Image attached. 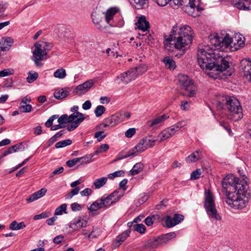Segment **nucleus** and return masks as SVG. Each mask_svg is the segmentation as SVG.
<instances>
[{
    "mask_svg": "<svg viewBox=\"0 0 251 251\" xmlns=\"http://www.w3.org/2000/svg\"><path fill=\"white\" fill-rule=\"evenodd\" d=\"M209 39L210 45H200L198 47L197 60L200 67L207 75L214 78L220 73L230 76L229 63L222 57L221 51L237 50L244 46V41L240 36L232 37L228 34L221 38L214 33L209 35Z\"/></svg>",
    "mask_w": 251,
    "mask_h": 251,
    "instance_id": "f257e3e1",
    "label": "nucleus"
},
{
    "mask_svg": "<svg viewBox=\"0 0 251 251\" xmlns=\"http://www.w3.org/2000/svg\"><path fill=\"white\" fill-rule=\"evenodd\" d=\"M192 28L187 25L176 24L173 26L169 36L164 41L165 49L168 51H173L174 48L182 50L179 57L184 53L183 48L190 46L194 37Z\"/></svg>",
    "mask_w": 251,
    "mask_h": 251,
    "instance_id": "f03ea898",
    "label": "nucleus"
},
{
    "mask_svg": "<svg viewBox=\"0 0 251 251\" xmlns=\"http://www.w3.org/2000/svg\"><path fill=\"white\" fill-rule=\"evenodd\" d=\"M247 178L243 176V180H240L234 176L228 175L223 179L222 186L226 196L227 204L235 201H241L239 204L244 203L243 198L248 188Z\"/></svg>",
    "mask_w": 251,
    "mask_h": 251,
    "instance_id": "7ed1b4c3",
    "label": "nucleus"
},
{
    "mask_svg": "<svg viewBox=\"0 0 251 251\" xmlns=\"http://www.w3.org/2000/svg\"><path fill=\"white\" fill-rule=\"evenodd\" d=\"M226 106L231 113L230 119L237 121L243 117L242 108L238 100L234 97H226Z\"/></svg>",
    "mask_w": 251,
    "mask_h": 251,
    "instance_id": "20e7f679",
    "label": "nucleus"
},
{
    "mask_svg": "<svg viewBox=\"0 0 251 251\" xmlns=\"http://www.w3.org/2000/svg\"><path fill=\"white\" fill-rule=\"evenodd\" d=\"M178 85L180 89L188 92V94H185V95H187L190 97L195 96L197 91V88L190 77L187 75L181 74L178 76Z\"/></svg>",
    "mask_w": 251,
    "mask_h": 251,
    "instance_id": "39448f33",
    "label": "nucleus"
},
{
    "mask_svg": "<svg viewBox=\"0 0 251 251\" xmlns=\"http://www.w3.org/2000/svg\"><path fill=\"white\" fill-rule=\"evenodd\" d=\"M85 119L84 115L80 112H74L70 115V125H68L67 129L71 131L77 128Z\"/></svg>",
    "mask_w": 251,
    "mask_h": 251,
    "instance_id": "423d86ee",
    "label": "nucleus"
},
{
    "mask_svg": "<svg viewBox=\"0 0 251 251\" xmlns=\"http://www.w3.org/2000/svg\"><path fill=\"white\" fill-rule=\"evenodd\" d=\"M34 47L35 50L33 52L32 59L34 61L35 65L37 66H39L41 65L39 61L46 57L47 53L41 48L42 46L40 45L39 43L36 42L34 44Z\"/></svg>",
    "mask_w": 251,
    "mask_h": 251,
    "instance_id": "0eeeda50",
    "label": "nucleus"
},
{
    "mask_svg": "<svg viewBox=\"0 0 251 251\" xmlns=\"http://www.w3.org/2000/svg\"><path fill=\"white\" fill-rule=\"evenodd\" d=\"M184 218L183 215L178 213H175L173 217L167 215L165 218L166 226L167 227H173L183 221Z\"/></svg>",
    "mask_w": 251,
    "mask_h": 251,
    "instance_id": "6e6552de",
    "label": "nucleus"
},
{
    "mask_svg": "<svg viewBox=\"0 0 251 251\" xmlns=\"http://www.w3.org/2000/svg\"><path fill=\"white\" fill-rule=\"evenodd\" d=\"M244 78L249 82L251 81V61L247 58L241 62Z\"/></svg>",
    "mask_w": 251,
    "mask_h": 251,
    "instance_id": "1a4fd4ad",
    "label": "nucleus"
},
{
    "mask_svg": "<svg viewBox=\"0 0 251 251\" xmlns=\"http://www.w3.org/2000/svg\"><path fill=\"white\" fill-rule=\"evenodd\" d=\"M232 4L234 7L242 10H251V0H232Z\"/></svg>",
    "mask_w": 251,
    "mask_h": 251,
    "instance_id": "9d476101",
    "label": "nucleus"
},
{
    "mask_svg": "<svg viewBox=\"0 0 251 251\" xmlns=\"http://www.w3.org/2000/svg\"><path fill=\"white\" fill-rule=\"evenodd\" d=\"M205 209L208 216L216 220H221V216L219 215L215 205H204Z\"/></svg>",
    "mask_w": 251,
    "mask_h": 251,
    "instance_id": "9b49d317",
    "label": "nucleus"
},
{
    "mask_svg": "<svg viewBox=\"0 0 251 251\" xmlns=\"http://www.w3.org/2000/svg\"><path fill=\"white\" fill-rule=\"evenodd\" d=\"M87 222L86 220L81 219L80 217H77L73 219L70 223V227L75 230H78L82 227H85Z\"/></svg>",
    "mask_w": 251,
    "mask_h": 251,
    "instance_id": "f8f14e48",
    "label": "nucleus"
},
{
    "mask_svg": "<svg viewBox=\"0 0 251 251\" xmlns=\"http://www.w3.org/2000/svg\"><path fill=\"white\" fill-rule=\"evenodd\" d=\"M118 9L117 8H110L107 10L105 13V18L106 22L107 24H109L111 26H115L116 25L112 22L114 16L118 12Z\"/></svg>",
    "mask_w": 251,
    "mask_h": 251,
    "instance_id": "ddd939ff",
    "label": "nucleus"
},
{
    "mask_svg": "<svg viewBox=\"0 0 251 251\" xmlns=\"http://www.w3.org/2000/svg\"><path fill=\"white\" fill-rule=\"evenodd\" d=\"M94 84V81L92 79H89L82 84L78 85L75 88L74 92H77L78 91H82L84 93L89 91Z\"/></svg>",
    "mask_w": 251,
    "mask_h": 251,
    "instance_id": "4468645a",
    "label": "nucleus"
},
{
    "mask_svg": "<svg viewBox=\"0 0 251 251\" xmlns=\"http://www.w3.org/2000/svg\"><path fill=\"white\" fill-rule=\"evenodd\" d=\"M180 5L189 6L191 8L196 9L198 12L203 9L199 6V2H197L196 0H181Z\"/></svg>",
    "mask_w": 251,
    "mask_h": 251,
    "instance_id": "2eb2a0df",
    "label": "nucleus"
},
{
    "mask_svg": "<svg viewBox=\"0 0 251 251\" xmlns=\"http://www.w3.org/2000/svg\"><path fill=\"white\" fill-rule=\"evenodd\" d=\"M14 43V40L9 37L2 38L0 41V50L1 51H7Z\"/></svg>",
    "mask_w": 251,
    "mask_h": 251,
    "instance_id": "dca6fc26",
    "label": "nucleus"
},
{
    "mask_svg": "<svg viewBox=\"0 0 251 251\" xmlns=\"http://www.w3.org/2000/svg\"><path fill=\"white\" fill-rule=\"evenodd\" d=\"M58 115H53L51 116L45 124V126L47 127H50L51 130H56L59 129L60 128H63L65 127L64 125H61L60 124L52 126L53 122L54 120L56 119L58 117Z\"/></svg>",
    "mask_w": 251,
    "mask_h": 251,
    "instance_id": "f3484780",
    "label": "nucleus"
},
{
    "mask_svg": "<svg viewBox=\"0 0 251 251\" xmlns=\"http://www.w3.org/2000/svg\"><path fill=\"white\" fill-rule=\"evenodd\" d=\"M169 116L168 114H164L163 115L158 116L153 119V120L149 121V126L151 127H154L157 126H160L166 120L169 119Z\"/></svg>",
    "mask_w": 251,
    "mask_h": 251,
    "instance_id": "a211bd4d",
    "label": "nucleus"
},
{
    "mask_svg": "<svg viewBox=\"0 0 251 251\" xmlns=\"http://www.w3.org/2000/svg\"><path fill=\"white\" fill-rule=\"evenodd\" d=\"M47 189L43 188L36 192L31 195L29 198L26 199L27 202H31L42 197L47 192Z\"/></svg>",
    "mask_w": 251,
    "mask_h": 251,
    "instance_id": "6ab92c4d",
    "label": "nucleus"
},
{
    "mask_svg": "<svg viewBox=\"0 0 251 251\" xmlns=\"http://www.w3.org/2000/svg\"><path fill=\"white\" fill-rule=\"evenodd\" d=\"M202 157L201 151L200 150L196 151L190 154L185 159L186 162L190 163L192 162H196L200 160Z\"/></svg>",
    "mask_w": 251,
    "mask_h": 251,
    "instance_id": "aec40b11",
    "label": "nucleus"
},
{
    "mask_svg": "<svg viewBox=\"0 0 251 251\" xmlns=\"http://www.w3.org/2000/svg\"><path fill=\"white\" fill-rule=\"evenodd\" d=\"M69 94V88H58L54 92V97L58 100L66 98Z\"/></svg>",
    "mask_w": 251,
    "mask_h": 251,
    "instance_id": "412c9836",
    "label": "nucleus"
},
{
    "mask_svg": "<svg viewBox=\"0 0 251 251\" xmlns=\"http://www.w3.org/2000/svg\"><path fill=\"white\" fill-rule=\"evenodd\" d=\"M132 80H133V77L129 76L126 72L120 74L115 79V82L119 84L121 82L124 84H128Z\"/></svg>",
    "mask_w": 251,
    "mask_h": 251,
    "instance_id": "4be33fe9",
    "label": "nucleus"
},
{
    "mask_svg": "<svg viewBox=\"0 0 251 251\" xmlns=\"http://www.w3.org/2000/svg\"><path fill=\"white\" fill-rule=\"evenodd\" d=\"M137 27L142 31H147L149 28V23L146 20L145 17L142 16L139 18L136 23Z\"/></svg>",
    "mask_w": 251,
    "mask_h": 251,
    "instance_id": "5701e85b",
    "label": "nucleus"
},
{
    "mask_svg": "<svg viewBox=\"0 0 251 251\" xmlns=\"http://www.w3.org/2000/svg\"><path fill=\"white\" fill-rule=\"evenodd\" d=\"M146 145V144L143 138L140 141L139 143L137 145L130 150L134 152L135 156H136L139 153L142 152L147 149Z\"/></svg>",
    "mask_w": 251,
    "mask_h": 251,
    "instance_id": "b1692460",
    "label": "nucleus"
},
{
    "mask_svg": "<svg viewBox=\"0 0 251 251\" xmlns=\"http://www.w3.org/2000/svg\"><path fill=\"white\" fill-rule=\"evenodd\" d=\"M92 204H114L109 195H104L101 198L93 202Z\"/></svg>",
    "mask_w": 251,
    "mask_h": 251,
    "instance_id": "393cba45",
    "label": "nucleus"
},
{
    "mask_svg": "<svg viewBox=\"0 0 251 251\" xmlns=\"http://www.w3.org/2000/svg\"><path fill=\"white\" fill-rule=\"evenodd\" d=\"M124 192H122L120 189L115 190L110 194L114 203H116L123 197Z\"/></svg>",
    "mask_w": 251,
    "mask_h": 251,
    "instance_id": "a878e982",
    "label": "nucleus"
},
{
    "mask_svg": "<svg viewBox=\"0 0 251 251\" xmlns=\"http://www.w3.org/2000/svg\"><path fill=\"white\" fill-rule=\"evenodd\" d=\"M130 232L129 230H126L119 235L116 238L115 246L119 247L129 236Z\"/></svg>",
    "mask_w": 251,
    "mask_h": 251,
    "instance_id": "bb28decb",
    "label": "nucleus"
},
{
    "mask_svg": "<svg viewBox=\"0 0 251 251\" xmlns=\"http://www.w3.org/2000/svg\"><path fill=\"white\" fill-rule=\"evenodd\" d=\"M204 200V204H214V196L209 190H205Z\"/></svg>",
    "mask_w": 251,
    "mask_h": 251,
    "instance_id": "cd10ccee",
    "label": "nucleus"
},
{
    "mask_svg": "<svg viewBox=\"0 0 251 251\" xmlns=\"http://www.w3.org/2000/svg\"><path fill=\"white\" fill-rule=\"evenodd\" d=\"M108 118L109 123L111 124V126H114L123 121L121 114L120 113H116Z\"/></svg>",
    "mask_w": 251,
    "mask_h": 251,
    "instance_id": "c85d7f7f",
    "label": "nucleus"
},
{
    "mask_svg": "<svg viewBox=\"0 0 251 251\" xmlns=\"http://www.w3.org/2000/svg\"><path fill=\"white\" fill-rule=\"evenodd\" d=\"M171 137L170 133L168 132L167 128L163 130L159 133L156 137L157 142L160 143Z\"/></svg>",
    "mask_w": 251,
    "mask_h": 251,
    "instance_id": "c756f323",
    "label": "nucleus"
},
{
    "mask_svg": "<svg viewBox=\"0 0 251 251\" xmlns=\"http://www.w3.org/2000/svg\"><path fill=\"white\" fill-rule=\"evenodd\" d=\"M163 62L165 64L166 67L170 70H174L176 67L175 62L169 56L164 57L163 59Z\"/></svg>",
    "mask_w": 251,
    "mask_h": 251,
    "instance_id": "7c9ffc66",
    "label": "nucleus"
},
{
    "mask_svg": "<svg viewBox=\"0 0 251 251\" xmlns=\"http://www.w3.org/2000/svg\"><path fill=\"white\" fill-rule=\"evenodd\" d=\"M108 179L107 177H102L96 179L93 184L95 189H99L106 184Z\"/></svg>",
    "mask_w": 251,
    "mask_h": 251,
    "instance_id": "2f4dec72",
    "label": "nucleus"
},
{
    "mask_svg": "<svg viewBox=\"0 0 251 251\" xmlns=\"http://www.w3.org/2000/svg\"><path fill=\"white\" fill-rule=\"evenodd\" d=\"M144 165L141 162L135 164L132 169L130 170V173L132 176L138 174L143 169Z\"/></svg>",
    "mask_w": 251,
    "mask_h": 251,
    "instance_id": "473e14b6",
    "label": "nucleus"
},
{
    "mask_svg": "<svg viewBox=\"0 0 251 251\" xmlns=\"http://www.w3.org/2000/svg\"><path fill=\"white\" fill-rule=\"evenodd\" d=\"M25 227V225L24 222L18 223L16 221H14L10 224L9 228L13 230H17L23 229Z\"/></svg>",
    "mask_w": 251,
    "mask_h": 251,
    "instance_id": "72a5a7b5",
    "label": "nucleus"
},
{
    "mask_svg": "<svg viewBox=\"0 0 251 251\" xmlns=\"http://www.w3.org/2000/svg\"><path fill=\"white\" fill-rule=\"evenodd\" d=\"M32 106L30 104H27L26 101L23 99L20 103L19 111L21 112H29L31 111Z\"/></svg>",
    "mask_w": 251,
    "mask_h": 251,
    "instance_id": "f704fd0d",
    "label": "nucleus"
},
{
    "mask_svg": "<svg viewBox=\"0 0 251 251\" xmlns=\"http://www.w3.org/2000/svg\"><path fill=\"white\" fill-rule=\"evenodd\" d=\"M176 236V234L175 232H171L165 234L162 239L158 238L156 241L157 244H162L165 242H167L169 240L175 238Z\"/></svg>",
    "mask_w": 251,
    "mask_h": 251,
    "instance_id": "c9c22d12",
    "label": "nucleus"
},
{
    "mask_svg": "<svg viewBox=\"0 0 251 251\" xmlns=\"http://www.w3.org/2000/svg\"><path fill=\"white\" fill-rule=\"evenodd\" d=\"M143 139L145 141V144H146V147L147 149L148 148H152L154 144L156 142H157V139H153L152 136H149L143 138Z\"/></svg>",
    "mask_w": 251,
    "mask_h": 251,
    "instance_id": "e433bc0d",
    "label": "nucleus"
},
{
    "mask_svg": "<svg viewBox=\"0 0 251 251\" xmlns=\"http://www.w3.org/2000/svg\"><path fill=\"white\" fill-rule=\"evenodd\" d=\"M137 9L144 8L148 5V0H131Z\"/></svg>",
    "mask_w": 251,
    "mask_h": 251,
    "instance_id": "4c0bfd02",
    "label": "nucleus"
},
{
    "mask_svg": "<svg viewBox=\"0 0 251 251\" xmlns=\"http://www.w3.org/2000/svg\"><path fill=\"white\" fill-rule=\"evenodd\" d=\"M94 154H89L85 156L78 157L79 163L81 165H86L90 163L92 161V158L93 157Z\"/></svg>",
    "mask_w": 251,
    "mask_h": 251,
    "instance_id": "58836bf2",
    "label": "nucleus"
},
{
    "mask_svg": "<svg viewBox=\"0 0 251 251\" xmlns=\"http://www.w3.org/2000/svg\"><path fill=\"white\" fill-rule=\"evenodd\" d=\"M53 75L56 78L63 79L66 75V71L63 68L58 69L54 72Z\"/></svg>",
    "mask_w": 251,
    "mask_h": 251,
    "instance_id": "ea45409f",
    "label": "nucleus"
},
{
    "mask_svg": "<svg viewBox=\"0 0 251 251\" xmlns=\"http://www.w3.org/2000/svg\"><path fill=\"white\" fill-rule=\"evenodd\" d=\"M28 76L26 77V81L28 83H32L37 79L38 77V74L35 72H29Z\"/></svg>",
    "mask_w": 251,
    "mask_h": 251,
    "instance_id": "a19ab883",
    "label": "nucleus"
},
{
    "mask_svg": "<svg viewBox=\"0 0 251 251\" xmlns=\"http://www.w3.org/2000/svg\"><path fill=\"white\" fill-rule=\"evenodd\" d=\"M72 143V141L71 140L67 139L56 143L55 145V147L57 149L62 148L70 145Z\"/></svg>",
    "mask_w": 251,
    "mask_h": 251,
    "instance_id": "79ce46f5",
    "label": "nucleus"
},
{
    "mask_svg": "<svg viewBox=\"0 0 251 251\" xmlns=\"http://www.w3.org/2000/svg\"><path fill=\"white\" fill-rule=\"evenodd\" d=\"M137 71V75L139 76L145 73L148 70V66L145 64H141L136 67H134Z\"/></svg>",
    "mask_w": 251,
    "mask_h": 251,
    "instance_id": "37998d69",
    "label": "nucleus"
},
{
    "mask_svg": "<svg viewBox=\"0 0 251 251\" xmlns=\"http://www.w3.org/2000/svg\"><path fill=\"white\" fill-rule=\"evenodd\" d=\"M102 205H90V206L88 207V209L92 215H96L99 213L97 211L102 207ZM103 205L106 206V205Z\"/></svg>",
    "mask_w": 251,
    "mask_h": 251,
    "instance_id": "c03bdc74",
    "label": "nucleus"
},
{
    "mask_svg": "<svg viewBox=\"0 0 251 251\" xmlns=\"http://www.w3.org/2000/svg\"><path fill=\"white\" fill-rule=\"evenodd\" d=\"M57 119L58 123L61 125H63L64 124L70 123V116H68L67 114H63L60 117H58Z\"/></svg>",
    "mask_w": 251,
    "mask_h": 251,
    "instance_id": "a18cd8bd",
    "label": "nucleus"
},
{
    "mask_svg": "<svg viewBox=\"0 0 251 251\" xmlns=\"http://www.w3.org/2000/svg\"><path fill=\"white\" fill-rule=\"evenodd\" d=\"M117 156L118 157H121V160L123 159H125L127 157H133L135 156V153L133 151H131L129 150L126 153H124V152H120Z\"/></svg>",
    "mask_w": 251,
    "mask_h": 251,
    "instance_id": "49530a36",
    "label": "nucleus"
},
{
    "mask_svg": "<svg viewBox=\"0 0 251 251\" xmlns=\"http://www.w3.org/2000/svg\"><path fill=\"white\" fill-rule=\"evenodd\" d=\"M125 175V172L123 170H119L114 173L109 174L108 175V178L113 179L116 177L123 176Z\"/></svg>",
    "mask_w": 251,
    "mask_h": 251,
    "instance_id": "de8ad7c7",
    "label": "nucleus"
},
{
    "mask_svg": "<svg viewBox=\"0 0 251 251\" xmlns=\"http://www.w3.org/2000/svg\"><path fill=\"white\" fill-rule=\"evenodd\" d=\"M105 108L102 105H98L95 109L94 113L97 117L101 116L105 112Z\"/></svg>",
    "mask_w": 251,
    "mask_h": 251,
    "instance_id": "09e8293b",
    "label": "nucleus"
},
{
    "mask_svg": "<svg viewBox=\"0 0 251 251\" xmlns=\"http://www.w3.org/2000/svg\"><path fill=\"white\" fill-rule=\"evenodd\" d=\"M201 175V170L200 169H198L193 171L190 176V179L191 180H196L200 178Z\"/></svg>",
    "mask_w": 251,
    "mask_h": 251,
    "instance_id": "8fccbe9b",
    "label": "nucleus"
},
{
    "mask_svg": "<svg viewBox=\"0 0 251 251\" xmlns=\"http://www.w3.org/2000/svg\"><path fill=\"white\" fill-rule=\"evenodd\" d=\"M14 74V70L12 69H6L0 71V77H5Z\"/></svg>",
    "mask_w": 251,
    "mask_h": 251,
    "instance_id": "3c124183",
    "label": "nucleus"
},
{
    "mask_svg": "<svg viewBox=\"0 0 251 251\" xmlns=\"http://www.w3.org/2000/svg\"><path fill=\"white\" fill-rule=\"evenodd\" d=\"M67 205H61L60 206L57 208L55 211V215H61L63 212L67 213L66 211Z\"/></svg>",
    "mask_w": 251,
    "mask_h": 251,
    "instance_id": "603ef678",
    "label": "nucleus"
},
{
    "mask_svg": "<svg viewBox=\"0 0 251 251\" xmlns=\"http://www.w3.org/2000/svg\"><path fill=\"white\" fill-rule=\"evenodd\" d=\"M106 136V134L103 131H99L95 133L94 137L97 139L99 142L103 140Z\"/></svg>",
    "mask_w": 251,
    "mask_h": 251,
    "instance_id": "864d4df0",
    "label": "nucleus"
},
{
    "mask_svg": "<svg viewBox=\"0 0 251 251\" xmlns=\"http://www.w3.org/2000/svg\"><path fill=\"white\" fill-rule=\"evenodd\" d=\"M134 230L140 233H143L145 232L146 227L143 224H136L133 226Z\"/></svg>",
    "mask_w": 251,
    "mask_h": 251,
    "instance_id": "5fc2aeb1",
    "label": "nucleus"
},
{
    "mask_svg": "<svg viewBox=\"0 0 251 251\" xmlns=\"http://www.w3.org/2000/svg\"><path fill=\"white\" fill-rule=\"evenodd\" d=\"M50 215V214L49 212H44L40 214L35 215L33 217V219L35 220H37L39 219L46 218L49 217Z\"/></svg>",
    "mask_w": 251,
    "mask_h": 251,
    "instance_id": "6e6d98bb",
    "label": "nucleus"
},
{
    "mask_svg": "<svg viewBox=\"0 0 251 251\" xmlns=\"http://www.w3.org/2000/svg\"><path fill=\"white\" fill-rule=\"evenodd\" d=\"M187 125V121L186 120H181L180 121L178 122L173 126L176 128L177 131H178L182 127L186 126Z\"/></svg>",
    "mask_w": 251,
    "mask_h": 251,
    "instance_id": "4d7b16f0",
    "label": "nucleus"
},
{
    "mask_svg": "<svg viewBox=\"0 0 251 251\" xmlns=\"http://www.w3.org/2000/svg\"><path fill=\"white\" fill-rule=\"evenodd\" d=\"M79 190L80 189L78 187H75V189L72 190L69 194L65 196L66 199H71L74 196L78 194Z\"/></svg>",
    "mask_w": 251,
    "mask_h": 251,
    "instance_id": "13d9d810",
    "label": "nucleus"
},
{
    "mask_svg": "<svg viewBox=\"0 0 251 251\" xmlns=\"http://www.w3.org/2000/svg\"><path fill=\"white\" fill-rule=\"evenodd\" d=\"M40 44L41 46H42V47L41 48L46 52L47 51L50 50L52 48V45L50 43L42 42L40 43Z\"/></svg>",
    "mask_w": 251,
    "mask_h": 251,
    "instance_id": "bf43d9fd",
    "label": "nucleus"
},
{
    "mask_svg": "<svg viewBox=\"0 0 251 251\" xmlns=\"http://www.w3.org/2000/svg\"><path fill=\"white\" fill-rule=\"evenodd\" d=\"M129 76L133 77V80L135 79L138 76L136 69L132 68L126 72Z\"/></svg>",
    "mask_w": 251,
    "mask_h": 251,
    "instance_id": "052dcab7",
    "label": "nucleus"
},
{
    "mask_svg": "<svg viewBox=\"0 0 251 251\" xmlns=\"http://www.w3.org/2000/svg\"><path fill=\"white\" fill-rule=\"evenodd\" d=\"M149 195L148 194H142L139 196L138 202L139 204H143L149 199Z\"/></svg>",
    "mask_w": 251,
    "mask_h": 251,
    "instance_id": "680f3d73",
    "label": "nucleus"
},
{
    "mask_svg": "<svg viewBox=\"0 0 251 251\" xmlns=\"http://www.w3.org/2000/svg\"><path fill=\"white\" fill-rule=\"evenodd\" d=\"M127 183V179H124L119 183V187L120 188L119 189H120L121 190H122V192H124V193L127 189V187L126 186Z\"/></svg>",
    "mask_w": 251,
    "mask_h": 251,
    "instance_id": "e2e57ef3",
    "label": "nucleus"
},
{
    "mask_svg": "<svg viewBox=\"0 0 251 251\" xmlns=\"http://www.w3.org/2000/svg\"><path fill=\"white\" fill-rule=\"evenodd\" d=\"M78 163H79L78 157L67 161L66 164L69 167H72Z\"/></svg>",
    "mask_w": 251,
    "mask_h": 251,
    "instance_id": "0e129e2a",
    "label": "nucleus"
},
{
    "mask_svg": "<svg viewBox=\"0 0 251 251\" xmlns=\"http://www.w3.org/2000/svg\"><path fill=\"white\" fill-rule=\"evenodd\" d=\"M13 147L14 148L13 150L15 152L19 151H23L25 150V147H24L22 143L13 145Z\"/></svg>",
    "mask_w": 251,
    "mask_h": 251,
    "instance_id": "69168bd1",
    "label": "nucleus"
},
{
    "mask_svg": "<svg viewBox=\"0 0 251 251\" xmlns=\"http://www.w3.org/2000/svg\"><path fill=\"white\" fill-rule=\"evenodd\" d=\"M181 109L182 110H189L190 108V104L188 101L184 100L181 102Z\"/></svg>",
    "mask_w": 251,
    "mask_h": 251,
    "instance_id": "338daca9",
    "label": "nucleus"
},
{
    "mask_svg": "<svg viewBox=\"0 0 251 251\" xmlns=\"http://www.w3.org/2000/svg\"><path fill=\"white\" fill-rule=\"evenodd\" d=\"M135 129L134 128H130L126 130L125 132V136L126 137H131L135 133Z\"/></svg>",
    "mask_w": 251,
    "mask_h": 251,
    "instance_id": "774afa93",
    "label": "nucleus"
}]
</instances>
